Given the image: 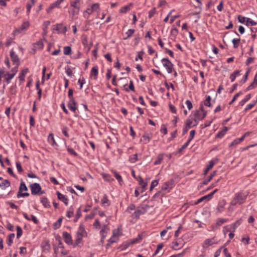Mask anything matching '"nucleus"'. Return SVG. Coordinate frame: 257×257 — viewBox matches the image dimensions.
I'll list each match as a JSON object with an SVG mask.
<instances>
[{
    "instance_id": "nucleus-1",
    "label": "nucleus",
    "mask_w": 257,
    "mask_h": 257,
    "mask_svg": "<svg viewBox=\"0 0 257 257\" xmlns=\"http://www.w3.org/2000/svg\"><path fill=\"white\" fill-rule=\"evenodd\" d=\"M87 236V233L85 231L84 226L82 224H80L79 228L76 232V239L73 247H81L83 245L82 238Z\"/></svg>"
},
{
    "instance_id": "nucleus-2",
    "label": "nucleus",
    "mask_w": 257,
    "mask_h": 257,
    "mask_svg": "<svg viewBox=\"0 0 257 257\" xmlns=\"http://www.w3.org/2000/svg\"><path fill=\"white\" fill-rule=\"evenodd\" d=\"M247 196V195L242 192L236 193L230 202V205L234 206L237 204L241 205L243 204L246 201Z\"/></svg>"
},
{
    "instance_id": "nucleus-3",
    "label": "nucleus",
    "mask_w": 257,
    "mask_h": 257,
    "mask_svg": "<svg viewBox=\"0 0 257 257\" xmlns=\"http://www.w3.org/2000/svg\"><path fill=\"white\" fill-rule=\"evenodd\" d=\"M29 187L31 190V194L33 195L37 194H43L44 191H42V188L40 185L38 183H34L29 185Z\"/></svg>"
},
{
    "instance_id": "nucleus-4",
    "label": "nucleus",
    "mask_w": 257,
    "mask_h": 257,
    "mask_svg": "<svg viewBox=\"0 0 257 257\" xmlns=\"http://www.w3.org/2000/svg\"><path fill=\"white\" fill-rule=\"evenodd\" d=\"M10 55L13 62V64L15 66L13 68H16L17 70H18V67L20 65V59L13 49L10 51Z\"/></svg>"
},
{
    "instance_id": "nucleus-5",
    "label": "nucleus",
    "mask_w": 257,
    "mask_h": 257,
    "mask_svg": "<svg viewBox=\"0 0 257 257\" xmlns=\"http://www.w3.org/2000/svg\"><path fill=\"white\" fill-rule=\"evenodd\" d=\"M28 190V188L26 186L25 183L22 181L20 184V186L19 187V191L17 193V196L18 198L21 197H28L30 195L29 193L25 192L23 193V191H27Z\"/></svg>"
},
{
    "instance_id": "nucleus-6",
    "label": "nucleus",
    "mask_w": 257,
    "mask_h": 257,
    "mask_svg": "<svg viewBox=\"0 0 257 257\" xmlns=\"http://www.w3.org/2000/svg\"><path fill=\"white\" fill-rule=\"evenodd\" d=\"M99 9V5L98 3L93 4L90 8H88L84 12V17L88 18L89 15L92 14L93 12L97 11Z\"/></svg>"
},
{
    "instance_id": "nucleus-7",
    "label": "nucleus",
    "mask_w": 257,
    "mask_h": 257,
    "mask_svg": "<svg viewBox=\"0 0 257 257\" xmlns=\"http://www.w3.org/2000/svg\"><path fill=\"white\" fill-rule=\"evenodd\" d=\"M149 208V206L148 205H145L144 206H141L139 207V208L136 210L133 214V216L136 218L137 219H139L140 216L142 214H145L147 210Z\"/></svg>"
},
{
    "instance_id": "nucleus-8",
    "label": "nucleus",
    "mask_w": 257,
    "mask_h": 257,
    "mask_svg": "<svg viewBox=\"0 0 257 257\" xmlns=\"http://www.w3.org/2000/svg\"><path fill=\"white\" fill-rule=\"evenodd\" d=\"M163 65L166 68L168 73H172L173 65L167 58H163L161 60Z\"/></svg>"
},
{
    "instance_id": "nucleus-9",
    "label": "nucleus",
    "mask_w": 257,
    "mask_h": 257,
    "mask_svg": "<svg viewBox=\"0 0 257 257\" xmlns=\"http://www.w3.org/2000/svg\"><path fill=\"white\" fill-rule=\"evenodd\" d=\"M18 70L16 68H12L11 70V73L7 72V76L5 77V81L6 82L7 84L10 83L11 79H12L17 73Z\"/></svg>"
},
{
    "instance_id": "nucleus-10",
    "label": "nucleus",
    "mask_w": 257,
    "mask_h": 257,
    "mask_svg": "<svg viewBox=\"0 0 257 257\" xmlns=\"http://www.w3.org/2000/svg\"><path fill=\"white\" fill-rule=\"evenodd\" d=\"M63 237L66 243L68 245H73V240L71 235L66 231L63 232Z\"/></svg>"
},
{
    "instance_id": "nucleus-11",
    "label": "nucleus",
    "mask_w": 257,
    "mask_h": 257,
    "mask_svg": "<svg viewBox=\"0 0 257 257\" xmlns=\"http://www.w3.org/2000/svg\"><path fill=\"white\" fill-rule=\"evenodd\" d=\"M174 185V181L173 179H170L163 184L162 189L163 190H168L172 188Z\"/></svg>"
},
{
    "instance_id": "nucleus-12",
    "label": "nucleus",
    "mask_w": 257,
    "mask_h": 257,
    "mask_svg": "<svg viewBox=\"0 0 257 257\" xmlns=\"http://www.w3.org/2000/svg\"><path fill=\"white\" fill-rule=\"evenodd\" d=\"M41 246L43 252H49L50 251L51 246L49 240H45L43 241L41 243Z\"/></svg>"
},
{
    "instance_id": "nucleus-13",
    "label": "nucleus",
    "mask_w": 257,
    "mask_h": 257,
    "mask_svg": "<svg viewBox=\"0 0 257 257\" xmlns=\"http://www.w3.org/2000/svg\"><path fill=\"white\" fill-rule=\"evenodd\" d=\"M64 0H57L55 2L51 4L47 10V12L49 13L51 10L54 8H60L61 4L64 2Z\"/></svg>"
},
{
    "instance_id": "nucleus-14",
    "label": "nucleus",
    "mask_w": 257,
    "mask_h": 257,
    "mask_svg": "<svg viewBox=\"0 0 257 257\" xmlns=\"http://www.w3.org/2000/svg\"><path fill=\"white\" fill-rule=\"evenodd\" d=\"M215 243H216V241L215 239V237H212V238H210V239H207L204 241V242L202 244V247L204 248H207L209 246H210L213 244H215Z\"/></svg>"
},
{
    "instance_id": "nucleus-15",
    "label": "nucleus",
    "mask_w": 257,
    "mask_h": 257,
    "mask_svg": "<svg viewBox=\"0 0 257 257\" xmlns=\"http://www.w3.org/2000/svg\"><path fill=\"white\" fill-rule=\"evenodd\" d=\"M77 103L75 99H73V101L71 100H69V101L68 102L67 106L69 109L75 112V111L77 109Z\"/></svg>"
},
{
    "instance_id": "nucleus-16",
    "label": "nucleus",
    "mask_w": 257,
    "mask_h": 257,
    "mask_svg": "<svg viewBox=\"0 0 257 257\" xmlns=\"http://www.w3.org/2000/svg\"><path fill=\"white\" fill-rule=\"evenodd\" d=\"M28 68L23 69L20 73L19 79L20 80V84H21L25 81V77L26 74L28 72Z\"/></svg>"
},
{
    "instance_id": "nucleus-17",
    "label": "nucleus",
    "mask_w": 257,
    "mask_h": 257,
    "mask_svg": "<svg viewBox=\"0 0 257 257\" xmlns=\"http://www.w3.org/2000/svg\"><path fill=\"white\" fill-rule=\"evenodd\" d=\"M57 195L58 196V198L62 201L65 205H68V199L63 194H61L59 191L57 192Z\"/></svg>"
},
{
    "instance_id": "nucleus-18",
    "label": "nucleus",
    "mask_w": 257,
    "mask_h": 257,
    "mask_svg": "<svg viewBox=\"0 0 257 257\" xmlns=\"http://www.w3.org/2000/svg\"><path fill=\"white\" fill-rule=\"evenodd\" d=\"M56 30L57 31L58 33H65L67 31L66 27L64 26L63 24H58L56 25Z\"/></svg>"
},
{
    "instance_id": "nucleus-19",
    "label": "nucleus",
    "mask_w": 257,
    "mask_h": 257,
    "mask_svg": "<svg viewBox=\"0 0 257 257\" xmlns=\"http://www.w3.org/2000/svg\"><path fill=\"white\" fill-rule=\"evenodd\" d=\"M226 205V201L225 200L220 201L218 204L217 210L218 212L221 213L223 211L224 207Z\"/></svg>"
},
{
    "instance_id": "nucleus-20",
    "label": "nucleus",
    "mask_w": 257,
    "mask_h": 257,
    "mask_svg": "<svg viewBox=\"0 0 257 257\" xmlns=\"http://www.w3.org/2000/svg\"><path fill=\"white\" fill-rule=\"evenodd\" d=\"M207 112H200V110H196L194 113V116L199 120H202L206 115Z\"/></svg>"
},
{
    "instance_id": "nucleus-21",
    "label": "nucleus",
    "mask_w": 257,
    "mask_h": 257,
    "mask_svg": "<svg viewBox=\"0 0 257 257\" xmlns=\"http://www.w3.org/2000/svg\"><path fill=\"white\" fill-rule=\"evenodd\" d=\"M137 180L138 181L139 184L142 186V187L143 189L142 192H143L144 191H145L146 190V187L148 185L147 183L145 182L144 181L143 179L142 178V177L141 176H139L138 177V179H137Z\"/></svg>"
},
{
    "instance_id": "nucleus-22",
    "label": "nucleus",
    "mask_w": 257,
    "mask_h": 257,
    "mask_svg": "<svg viewBox=\"0 0 257 257\" xmlns=\"http://www.w3.org/2000/svg\"><path fill=\"white\" fill-rule=\"evenodd\" d=\"M109 229L106 225H103L102 228L100 231V234L102 237V240L104 239Z\"/></svg>"
},
{
    "instance_id": "nucleus-23",
    "label": "nucleus",
    "mask_w": 257,
    "mask_h": 257,
    "mask_svg": "<svg viewBox=\"0 0 257 257\" xmlns=\"http://www.w3.org/2000/svg\"><path fill=\"white\" fill-rule=\"evenodd\" d=\"M217 161V160H216ZM217 161H214V160H211L209 165L207 166V168L204 171V174L206 175L208 172L214 166Z\"/></svg>"
},
{
    "instance_id": "nucleus-24",
    "label": "nucleus",
    "mask_w": 257,
    "mask_h": 257,
    "mask_svg": "<svg viewBox=\"0 0 257 257\" xmlns=\"http://www.w3.org/2000/svg\"><path fill=\"white\" fill-rule=\"evenodd\" d=\"M80 0H70V6L72 8L80 9Z\"/></svg>"
},
{
    "instance_id": "nucleus-25",
    "label": "nucleus",
    "mask_w": 257,
    "mask_h": 257,
    "mask_svg": "<svg viewBox=\"0 0 257 257\" xmlns=\"http://www.w3.org/2000/svg\"><path fill=\"white\" fill-rule=\"evenodd\" d=\"M126 85L127 84H126L123 85L124 90L126 92H129L130 90H131V91H134V92L135 91V86H134V85L133 81H132V80L130 81V84H129V86H128V88H125V86H126Z\"/></svg>"
},
{
    "instance_id": "nucleus-26",
    "label": "nucleus",
    "mask_w": 257,
    "mask_h": 257,
    "mask_svg": "<svg viewBox=\"0 0 257 257\" xmlns=\"http://www.w3.org/2000/svg\"><path fill=\"white\" fill-rule=\"evenodd\" d=\"M235 33L236 34V35H237L238 36V38H236V39H233L232 40V42L233 43L234 48L236 49V48H237L239 46L240 39L239 35L238 34V33L236 32H235Z\"/></svg>"
},
{
    "instance_id": "nucleus-27",
    "label": "nucleus",
    "mask_w": 257,
    "mask_h": 257,
    "mask_svg": "<svg viewBox=\"0 0 257 257\" xmlns=\"http://www.w3.org/2000/svg\"><path fill=\"white\" fill-rule=\"evenodd\" d=\"M112 172L113 173L114 176L115 177V178L118 181L119 184L120 185H122L123 183V180L122 179L121 176L120 175V174L117 172L116 171L112 170Z\"/></svg>"
},
{
    "instance_id": "nucleus-28",
    "label": "nucleus",
    "mask_w": 257,
    "mask_h": 257,
    "mask_svg": "<svg viewBox=\"0 0 257 257\" xmlns=\"http://www.w3.org/2000/svg\"><path fill=\"white\" fill-rule=\"evenodd\" d=\"M257 86V77L254 76L253 82L246 89V91L252 89Z\"/></svg>"
},
{
    "instance_id": "nucleus-29",
    "label": "nucleus",
    "mask_w": 257,
    "mask_h": 257,
    "mask_svg": "<svg viewBox=\"0 0 257 257\" xmlns=\"http://www.w3.org/2000/svg\"><path fill=\"white\" fill-rule=\"evenodd\" d=\"M41 202L45 208H49L50 207V202L48 201V199L45 197H43L41 198Z\"/></svg>"
},
{
    "instance_id": "nucleus-30",
    "label": "nucleus",
    "mask_w": 257,
    "mask_h": 257,
    "mask_svg": "<svg viewBox=\"0 0 257 257\" xmlns=\"http://www.w3.org/2000/svg\"><path fill=\"white\" fill-rule=\"evenodd\" d=\"M240 75V71L239 70H235L230 75V79L231 81L232 82L235 80L237 76H238Z\"/></svg>"
},
{
    "instance_id": "nucleus-31",
    "label": "nucleus",
    "mask_w": 257,
    "mask_h": 257,
    "mask_svg": "<svg viewBox=\"0 0 257 257\" xmlns=\"http://www.w3.org/2000/svg\"><path fill=\"white\" fill-rule=\"evenodd\" d=\"M35 5V0H31L30 2H28L27 4V13L29 14L32 7Z\"/></svg>"
},
{
    "instance_id": "nucleus-32",
    "label": "nucleus",
    "mask_w": 257,
    "mask_h": 257,
    "mask_svg": "<svg viewBox=\"0 0 257 257\" xmlns=\"http://www.w3.org/2000/svg\"><path fill=\"white\" fill-rule=\"evenodd\" d=\"M10 186V182L8 180H4L1 184L0 187L5 189Z\"/></svg>"
},
{
    "instance_id": "nucleus-33",
    "label": "nucleus",
    "mask_w": 257,
    "mask_h": 257,
    "mask_svg": "<svg viewBox=\"0 0 257 257\" xmlns=\"http://www.w3.org/2000/svg\"><path fill=\"white\" fill-rule=\"evenodd\" d=\"M211 98L210 95L206 96L205 100L204 101V104L206 106L212 107V105L211 103Z\"/></svg>"
},
{
    "instance_id": "nucleus-34",
    "label": "nucleus",
    "mask_w": 257,
    "mask_h": 257,
    "mask_svg": "<svg viewBox=\"0 0 257 257\" xmlns=\"http://www.w3.org/2000/svg\"><path fill=\"white\" fill-rule=\"evenodd\" d=\"M102 177L103 179L106 181L112 182L114 181V179H113L109 174L103 173L102 174Z\"/></svg>"
},
{
    "instance_id": "nucleus-35",
    "label": "nucleus",
    "mask_w": 257,
    "mask_h": 257,
    "mask_svg": "<svg viewBox=\"0 0 257 257\" xmlns=\"http://www.w3.org/2000/svg\"><path fill=\"white\" fill-rule=\"evenodd\" d=\"M98 73V72L97 67H92V68L91 70V73H90L91 76H94V79H96L97 78Z\"/></svg>"
},
{
    "instance_id": "nucleus-36",
    "label": "nucleus",
    "mask_w": 257,
    "mask_h": 257,
    "mask_svg": "<svg viewBox=\"0 0 257 257\" xmlns=\"http://www.w3.org/2000/svg\"><path fill=\"white\" fill-rule=\"evenodd\" d=\"M62 220L63 217H60L58 220L53 224V227L55 229H57L61 226Z\"/></svg>"
},
{
    "instance_id": "nucleus-37",
    "label": "nucleus",
    "mask_w": 257,
    "mask_h": 257,
    "mask_svg": "<svg viewBox=\"0 0 257 257\" xmlns=\"http://www.w3.org/2000/svg\"><path fill=\"white\" fill-rule=\"evenodd\" d=\"M241 222L242 219L240 218L237 220L234 223L230 225L231 227L233 229V231H235L236 228L241 224Z\"/></svg>"
},
{
    "instance_id": "nucleus-38",
    "label": "nucleus",
    "mask_w": 257,
    "mask_h": 257,
    "mask_svg": "<svg viewBox=\"0 0 257 257\" xmlns=\"http://www.w3.org/2000/svg\"><path fill=\"white\" fill-rule=\"evenodd\" d=\"M211 200V198H210V197H208V194L207 195H205L199 199H198L196 202H195V204H198L199 203H201L202 201L204 200L209 201Z\"/></svg>"
},
{
    "instance_id": "nucleus-39",
    "label": "nucleus",
    "mask_w": 257,
    "mask_h": 257,
    "mask_svg": "<svg viewBox=\"0 0 257 257\" xmlns=\"http://www.w3.org/2000/svg\"><path fill=\"white\" fill-rule=\"evenodd\" d=\"M101 204L102 205L106 204V206H109L110 205V202L107 198V196L106 195V194H104L103 195V198L101 199Z\"/></svg>"
},
{
    "instance_id": "nucleus-40",
    "label": "nucleus",
    "mask_w": 257,
    "mask_h": 257,
    "mask_svg": "<svg viewBox=\"0 0 257 257\" xmlns=\"http://www.w3.org/2000/svg\"><path fill=\"white\" fill-rule=\"evenodd\" d=\"M15 234L14 233H11L9 235L7 244L9 246H11L12 244L13 243V240L14 238L15 237Z\"/></svg>"
},
{
    "instance_id": "nucleus-41",
    "label": "nucleus",
    "mask_w": 257,
    "mask_h": 257,
    "mask_svg": "<svg viewBox=\"0 0 257 257\" xmlns=\"http://www.w3.org/2000/svg\"><path fill=\"white\" fill-rule=\"evenodd\" d=\"M48 141L50 144H51L52 146H54L55 145H56V143L55 141L54 136L52 134H49L48 138Z\"/></svg>"
},
{
    "instance_id": "nucleus-42",
    "label": "nucleus",
    "mask_w": 257,
    "mask_h": 257,
    "mask_svg": "<svg viewBox=\"0 0 257 257\" xmlns=\"http://www.w3.org/2000/svg\"><path fill=\"white\" fill-rule=\"evenodd\" d=\"M250 98H251V94H247V95H246V96L245 97V98L244 99H243L242 100H241L239 102L240 105L241 106L244 105V104L250 99Z\"/></svg>"
},
{
    "instance_id": "nucleus-43",
    "label": "nucleus",
    "mask_w": 257,
    "mask_h": 257,
    "mask_svg": "<svg viewBox=\"0 0 257 257\" xmlns=\"http://www.w3.org/2000/svg\"><path fill=\"white\" fill-rule=\"evenodd\" d=\"M29 26H30V24H29V22H28V21L25 22L22 24V25H21V27L19 28L18 31L20 32V31H23L24 30L27 29V28H29Z\"/></svg>"
},
{
    "instance_id": "nucleus-44",
    "label": "nucleus",
    "mask_w": 257,
    "mask_h": 257,
    "mask_svg": "<svg viewBox=\"0 0 257 257\" xmlns=\"http://www.w3.org/2000/svg\"><path fill=\"white\" fill-rule=\"evenodd\" d=\"M163 158L164 157L163 154L159 155L156 160L154 162V164L157 165L161 164L163 160Z\"/></svg>"
},
{
    "instance_id": "nucleus-45",
    "label": "nucleus",
    "mask_w": 257,
    "mask_h": 257,
    "mask_svg": "<svg viewBox=\"0 0 257 257\" xmlns=\"http://www.w3.org/2000/svg\"><path fill=\"white\" fill-rule=\"evenodd\" d=\"M55 239H56V241H57L58 242L59 247L63 249L64 248V246L63 243L62 241L61 236L59 235H57L55 237Z\"/></svg>"
},
{
    "instance_id": "nucleus-46",
    "label": "nucleus",
    "mask_w": 257,
    "mask_h": 257,
    "mask_svg": "<svg viewBox=\"0 0 257 257\" xmlns=\"http://www.w3.org/2000/svg\"><path fill=\"white\" fill-rule=\"evenodd\" d=\"M74 214V209L71 206L66 212V216L68 218H71Z\"/></svg>"
},
{
    "instance_id": "nucleus-47",
    "label": "nucleus",
    "mask_w": 257,
    "mask_h": 257,
    "mask_svg": "<svg viewBox=\"0 0 257 257\" xmlns=\"http://www.w3.org/2000/svg\"><path fill=\"white\" fill-rule=\"evenodd\" d=\"M67 150L68 152L72 156L74 157H77L78 154L72 148H70V147H67Z\"/></svg>"
},
{
    "instance_id": "nucleus-48",
    "label": "nucleus",
    "mask_w": 257,
    "mask_h": 257,
    "mask_svg": "<svg viewBox=\"0 0 257 257\" xmlns=\"http://www.w3.org/2000/svg\"><path fill=\"white\" fill-rule=\"evenodd\" d=\"M135 32V30L134 29H129L126 33L125 34L127 35V37L124 38V40H126L131 37Z\"/></svg>"
},
{
    "instance_id": "nucleus-49",
    "label": "nucleus",
    "mask_w": 257,
    "mask_h": 257,
    "mask_svg": "<svg viewBox=\"0 0 257 257\" xmlns=\"http://www.w3.org/2000/svg\"><path fill=\"white\" fill-rule=\"evenodd\" d=\"M138 160V155L137 154L131 155L129 157V161L130 162L134 163Z\"/></svg>"
},
{
    "instance_id": "nucleus-50",
    "label": "nucleus",
    "mask_w": 257,
    "mask_h": 257,
    "mask_svg": "<svg viewBox=\"0 0 257 257\" xmlns=\"http://www.w3.org/2000/svg\"><path fill=\"white\" fill-rule=\"evenodd\" d=\"M143 141L145 144L149 143L151 139L148 134H145L143 136Z\"/></svg>"
},
{
    "instance_id": "nucleus-51",
    "label": "nucleus",
    "mask_w": 257,
    "mask_h": 257,
    "mask_svg": "<svg viewBox=\"0 0 257 257\" xmlns=\"http://www.w3.org/2000/svg\"><path fill=\"white\" fill-rule=\"evenodd\" d=\"M68 130H69V128L66 126H63L62 128V133L66 138L69 137V135L68 133Z\"/></svg>"
},
{
    "instance_id": "nucleus-52",
    "label": "nucleus",
    "mask_w": 257,
    "mask_h": 257,
    "mask_svg": "<svg viewBox=\"0 0 257 257\" xmlns=\"http://www.w3.org/2000/svg\"><path fill=\"white\" fill-rule=\"evenodd\" d=\"M251 26H255L256 24H257V23L252 20H251L250 18H246V25L247 26H249V24Z\"/></svg>"
},
{
    "instance_id": "nucleus-53",
    "label": "nucleus",
    "mask_w": 257,
    "mask_h": 257,
    "mask_svg": "<svg viewBox=\"0 0 257 257\" xmlns=\"http://www.w3.org/2000/svg\"><path fill=\"white\" fill-rule=\"evenodd\" d=\"M64 54L69 55L71 53V48L70 46H66L64 48Z\"/></svg>"
},
{
    "instance_id": "nucleus-54",
    "label": "nucleus",
    "mask_w": 257,
    "mask_h": 257,
    "mask_svg": "<svg viewBox=\"0 0 257 257\" xmlns=\"http://www.w3.org/2000/svg\"><path fill=\"white\" fill-rule=\"evenodd\" d=\"M130 9V8L128 6H125L122 7L119 10V13H126L127 11H128Z\"/></svg>"
},
{
    "instance_id": "nucleus-55",
    "label": "nucleus",
    "mask_w": 257,
    "mask_h": 257,
    "mask_svg": "<svg viewBox=\"0 0 257 257\" xmlns=\"http://www.w3.org/2000/svg\"><path fill=\"white\" fill-rule=\"evenodd\" d=\"M16 167H17V169L18 170V171L20 173H21L23 172V169L22 167V165H21V163L19 162V161H17L16 162Z\"/></svg>"
},
{
    "instance_id": "nucleus-56",
    "label": "nucleus",
    "mask_w": 257,
    "mask_h": 257,
    "mask_svg": "<svg viewBox=\"0 0 257 257\" xmlns=\"http://www.w3.org/2000/svg\"><path fill=\"white\" fill-rule=\"evenodd\" d=\"M17 237L18 238H20V237L22 235L23 233V230L21 227L20 226H17Z\"/></svg>"
},
{
    "instance_id": "nucleus-57",
    "label": "nucleus",
    "mask_w": 257,
    "mask_h": 257,
    "mask_svg": "<svg viewBox=\"0 0 257 257\" xmlns=\"http://www.w3.org/2000/svg\"><path fill=\"white\" fill-rule=\"evenodd\" d=\"M192 123H193V120L190 118H188L186 120V122H185L186 125L187 126V127H188L189 128H191L193 126L192 125Z\"/></svg>"
},
{
    "instance_id": "nucleus-58",
    "label": "nucleus",
    "mask_w": 257,
    "mask_h": 257,
    "mask_svg": "<svg viewBox=\"0 0 257 257\" xmlns=\"http://www.w3.org/2000/svg\"><path fill=\"white\" fill-rule=\"evenodd\" d=\"M158 180H154L152 181L150 186V191H152V189L157 186L158 184Z\"/></svg>"
},
{
    "instance_id": "nucleus-59",
    "label": "nucleus",
    "mask_w": 257,
    "mask_h": 257,
    "mask_svg": "<svg viewBox=\"0 0 257 257\" xmlns=\"http://www.w3.org/2000/svg\"><path fill=\"white\" fill-rule=\"evenodd\" d=\"M211 180V176H209L207 180L200 183L199 187H202L203 186L207 185L208 183V182H210Z\"/></svg>"
},
{
    "instance_id": "nucleus-60",
    "label": "nucleus",
    "mask_w": 257,
    "mask_h": 257,
    "mask_svg": "<svg viewBox=\"0 0 257 257\" xmlns=\"http://www.w3.org/2000/svg\"><path fill=\"white\" fill-rule=\"evenodd\" d=\"M226 219L224 218H218L216 222V224L218 226H220L223 224L224 223L226 222L227 221Z\"/></svg>"
},
{
    "instance_id": "nucleus-61",
    "label": "nucleus",
    "mask_w": 257,
    "mask_h": 257,
    "mask_svg": "<svg viewBox=\"0 0 257 257\" xmlns=\"http://www.w3.org/2000/svg\"><path fill=\"white\" fill-rule=\"evenodd\" d=\"M80 9H76L73 8L72 10L69 12L73 16L77 15L79 14Z\"/></svg>"
},
{
    "instance_id": "nucleus-62",
    "label": "nucleus",
    "mask_w": 257,
    "mask_h": 257,
    "mask_svg": "<svg viewBox=\"0 0 257 257\" xmlns=\"http://www.w3.org/2000/svg\"><path fill=\"white\" fill-rule=\"evenodd\" d=\"M195 135V130H192L190 132L189 138V139H188V141L187 142H188V143H190L191 141L194 138Z\"/></svg>"
},
{
    "instance_id": "nucleus-63",
    "label": "nucleus",
    "mask_w": 257,
    "mask_h": 257,
    "mask_svg": "<svg viewBox=\"0 0 257 257\" xmlns=\"http://www.w3.org/2000/svg\"><path fill=\"white\" fill-rule=\"evenodd\" d=\"M73 91L72 89H69L68 90V96L70 100L72 99L73 101V99H75V98L73 97Z\"/></svg>"
},
{
    "instance_id": "nucleus-64",
    "label": "nucleus",
    "mask_w": 257,
    "mask_h": 257,
    "mask_svg": "<svg viewBox=\"0 0 257 257\" xmlns=\"http://www.w3.org/2000/svg\"><path fill=\"white\" fill-rule=\"evenodd\" d=\"M10 92L11 94H16L17 92L16 85H12L10 88Z\"/></svg>"
}]
</instances>
